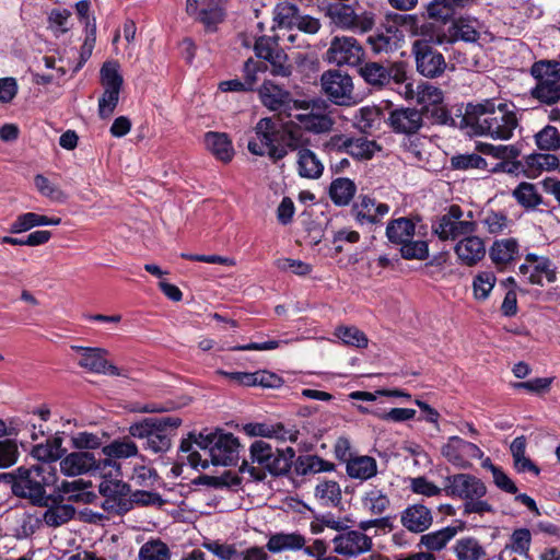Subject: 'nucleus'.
<instances>
[{"mask_svg": "<svg viewBox=\"0 0 560 560\" xmlns=\"http://www.w3.org/2000/svg\"><path fill=\"white\" fill-rule=\"evenodd\" d=\"M417 71L425 78H438L446 69L444 56L434 49L425 39H417L412 44Z\"/></svg>", "mask_w": 560, "mask_h": 560, "instance_id": "13", "label": "nucleus"}, {"mask_svg": "<svg viewBox=\"0 0 560 560\" xmlns=\"http://www.w3.org/2000/svg\"><path fill=\"white\" fill-rule=\"evenodd\" d=\"M324 94L336 105L352 106L358 100L353 93L352 78L340 70L325 71L320 77Z\"/></svg>", "mask_w": 560, "mask_h": 560, "instance_id": "11", "label": "nucleus"}, {"mask_svg": "<svg viewBox=\"0 0 560 560\" xmlns=\"http://www.w3.org/2000/svg\"><path fill=\"white\" fill-rule=\"evenodd\" d=\"M61 223V219L58 217L49 218L47 215L38 214L35 212H25L14 220L10 225V232L13 234L23 233L30 231L35 226H57Z\"/></svg>", "mask_w": 560, "mask_h": 560, "instance_id": "36", "label": "nucleus"}, {"mask_svg": "<svg viewBox=\"0 0 560 560\" xmlns=\"http://www.w3.org/2000/svg\"><path fill=\"white\" fill-rule=\"evenodd\" d=\"M442 456L453 466L466 469L471 460L483 456L481 448L475 443L468 442L457 435L450 436L441 446Z\"/></svg>", "mask_w": 560, "mask_h": 560, "instance_id": "12", "label": "nucleus"}, {"mask_svg": "<svg viewBox=\"0 0 560 560\" xmlns=\"http://www.w3.org/2000/svg\"><path fill=\"white\" fill-rule=\"evenodd\" d=\"M512 196L518 205L527 209L536 208L541 203V197L536 186L532 183L523 182L518 184L513 190Z\"/></svg>", "mask_w": 560, "mask_h": 560, "instance_id": "50", "label": "nucleus"}, {"mask_svg": "<svg viewBox=\"0 0 560 560\" xmlns=\"http://www.w3.org/2000/svg\"><path fill=\"white\" fill-rule=\"evenodd\" d=\"M530 73L537 83H560V62L544 60L535 62Z\"/></svg>", "mask_w": 560, "mask_h": 560, "instance_id": "48", "label": "nucleus"}, {"mask_svg": "<svg viewBox=\"0 0 560 560\" xmlns=\"http://www.w3.org/2000/svg\"><path fill=\"white\" fill-rule=\"evenodd\" d=\"M57 480L55 466H22L12 474L11 488L16 497L28 499L34 505H47L50 497L46 493V488L55 486Z\"/></svg>", "mask_w": 560, "mask_h": 560, "instance_id": "4", "label": "nucleus"}, {"mask_svg": "<svg viewBox=\"0 0 560 560\" xmlns=\"http://www.w3.org/2000/svg\"><path fill=\"white\" fill-rule=\"evenodd\" d=\"M201 547L221 560H238L241 558L236 546L233 544H223L219 540L205 539L201 544Z\"/></svg>", "mask_w": 560, "mask_h": 560, "instance_id": "55", "label": "nucleus"}, {"mask_svg": "<svg viewBox=\"0 0 560 560\" xmlns=\"http://www.w3.org/2000/svg\"><path fill=\"white\" fill-rule=\"evenodd\" d=\"M159 476L154 468L145 464H136L132 468V472L129 476V480L136 487H142L152 489L158 482Z\"/></svg>", "mask_w": 560, "mask_h": 560, "instance_id": "52", "label": "nucleus"}, {"mask_svg": "<svg viewBox=\"0 0 560 560\" xmlns=\"http://www.w3.org/2000/svg\"><path fill=\"white\" fill-rule=\"evenodd\" d=\"M454 252L462 264L474 266L486 255L485 241L474 234L465 235L456 243Z\"/></svg>", "mask_w": 560, "mask_h": 560, "instance_id": "26", "label": "nucleus"}, {"mask_svg": "<svg viewBox=\"0 0 560 560\" xmlns=\"http://www.w3.org/2000/svg\"><path fill=\"white\" fill-rule=\"evenodd\" d=\"M480 223L490 234H504L511 231L513 221L501 211L487 210L480 218Z\"/></svg>", "mask_w": 560, "mask_h": 560, "instance_id": "46", "label": "nucleus"}, {"mask_svg": "<svg viewBox=\"0 0 560 560\" xmlns=\"http://www.w3.org/2000/svg\"><path fill=\"white\" fill-rule=\"evenodd\" d=\"M60 470L66 476H80L92 471H102V460L90 452H73L60 462Z\"/></svg>", "mask_w": 560, "mask_h": 560, "instance_id": "20", "label": "nucleus"}, {"mask_svg": "<svg viewBox=\"0 0 560 560\" xmlns=\"http://www.w3.org/2000/svg\"><path fill=\"white\" fill-rule=\"evenodd\" d=\"M335 336L339 338L345 345L354 346L357 348H364L368 346V338L365 335L353 326H340L336 329Z\"/></svg>", "mask_w": 560, "mask_h": 560, "instance_id": "57", "label": "nucleus"}, {"mask_svg": "<svg viewBox=\"0 0 560 560\" xmlns=\"http://www.w3.org/2000/svg\"><path fill=\"white\" fill-rule=\"evenodd\" d=\"M34 185L42 196L52 201L63 202L67 199V195L57 185H55L42 174H37L34 177Z\"/></svg>", "mask_w": 560, "mask_h": 560, "instance_id": "56", "label": "nucleus"}, {"mask_svg": "<svg viewBox=\"0 0 560 560\" xmlns=\"http://www.w3.org/2000/svg\"><path fill=\"white\" fill-rule=\"evenodd\" d=\"M331 542L337 555L348 558H357L370 552L373 548L372 537L361 530L350 529L349 527L336 535Z\"/></svg>", "mask_w": 560, "mask_h": 560, "instance_id": "15", "label": "nucleus"}, {"mask_svg": "<svg viewBox=\"0 0 560 560\" xmlns=\"http://www.w3.org/2000/svg\"><path fill=\"white\" fill-rule=\"evenodd\" d=\"M359 73L368 84L373 86L386 85L392 80L389 69L375 61H368L361 65Z\"/></svg>", "mask_w": 560, "mask_h": 560, "instance_id": "43", "label": "nucleus"}, {"mask_svg": "<svg viewBox=\"0 0 560 560\" xmlns=\"http://www.w3.org/2000/svg\"><path fill=\"white\" fill-rule=\"evenodd\" d=\"M417 93L416 103L423 112L430 113L435 122L444 125L448 121L450 115L444 105V93L439 86L421 81L417 84Z\"/></svg>", "mask_w": 560, "mask_h": 560, "instance_id": "14", "label": "nucleus"}, {"mask_svg": "<svg viewBox=\"0 0 560 560\" xmlns=\"http://www.w3.org/2000/svg\"><path fill=\"white\" fill-rule=\"evenodd\" d=\"M526 262L518 267V272L528 282L533 284H542L553 282L556 280L555 269L551 261L546 257H539L535 254H527L525 257Z\"/></svg>", "mask_w": 560, "mask_h": 560, "instance_id": "19", "label": "nucleus"}, {"mask_svg": "<svg viewBox=\"0 0 560 560\" xmlns=\"http://www.w3.org/2000/svg\"><path fill=\"white\" fill-rule=\"evenodd\" d=\"M552 377H536L525 382L513 383L512 387L516 390H526L533 395H544L550 390Z\"/></svg>", "mask_w": 560, "mask_h": 560, "instance_id": "63", "label": "nucleus"}, {"mask_svg": "<svg viewBox=\"0 0 560 560\" xmlns=\"http://www.w3.org/2000/svg\"><path fill=\"white\" fill-rule=\"evenodd\" d=\"M463 122L474 135L490 137L494 140L511 139L518 126L515 105L495 98L468 103Z\"/></svg>", "mask_w": 560, "mask_h": 560, "instance_id": "1", "label": "nucleus"}, {"mask_svg": "<svg viewBox=\"0 0 560 560\" xmlns=\"http://www.w3.org/2000/svg\"><path fill=\"white\" fill-rule=\"evenodd\" d=\"M401 37L396 26H388L370 35L368 44L374 54H388L399 47Z\"/></svg>", "mask_w": 560, "mask_h": 560, "instance_id": "29", "label": "nucleus"}, {"mask_svg": "<svg viewBox=\"0 0 560 560\" xmlns=\"http://www.w3.org/2000/svg\"><path fill=\"white\" fill-rule=\"evenodd\" d=\"M62 448V438L56 434L55 436L47 439L45 443H39L33 446L31 455L40 462L39 465H50L57 462L65 454Z\"/></svg>", "mask_w": 560, "mask_h": 560, "instance_id": "34", "label": "nucleus"}, {"mask_svg": "<svg viewBox=\"0 0 560 560\" xmlns=\"http://www.w3.org/2000/svg\"><path fill=\"white\" fill-rule=\"evenodd\" d=\"M83 490L84 482L82 480L63 481L57 487L56 495H60L59 500L61 501H63V495H68L69 501L83 502L86 495Z\"/></svg>", "mask_w": 560, "mask_h": 560, "instance_id": "62", "label": "nucleus"}, {"mask_svg": "<svg viewBox=\"0 0 560 560\" xmlns=\"http://www.w3.org/2000/svg\"><path fill=\"white\" fill-rule=\"evenodd\" d=\"M416 233V224L408 218L392 220L386 228V236L389 242L398 245L413 238Z\"/></svg>", "mask_w": 560, "mask_h": 560, "instance_id": "41", "label": "nucleus"}, {"mask_svg": "<svg viewBox=\"0 0 560 560\" xmlns=\"http://www.w3.org/2000/svg\"><path fill=\"white\" fill-rule=\"evenodd\" d=\"M306 139L304 143L296 149V171L302 178L318 179L324 173V164L315 152L305 148Z\"/></svg>", "mask_w": 560, "mask_h": 560, "instance_id": "28", "label": "nucleus"}, {"mask_svg": "<svg viewBox=\"0 0 560 560\" xmlns=\"http://www.w3.org/2000/svg\"><path fill=\"white\" fill-rule=\"evenodd\" d=\"M259 97L264 106L279 115L289 117V113L299 109L301 102L293 100L291 93L271 81H265L259 89Z\"/></svg>", "mask_w": 560, "mask_h": 560, "instance_id": "16", "label": "nucleus"}, {"mask_svg": "<svg viewBox=\"0 0 560 560\" xmlns=\"http://www.w3.org/2000/svg\"><path fill=\"white\" fill-rule=\"evenodd\" d=\"M464 218V212L459 206L452 205L447 212L438 218L432 224L433 233L441 241H456L477 231V223L472 220L471 211Z\"/></svg>", "mask_w": 560, "mask_h": 560, "instance_id": "8", "label": "nucleus"}, {"mask_svg": "<svg viewBox=\"0 0 560 560\" xmlns=\"http://www.w3.org/2000/svg\"><path fill=\"white\" fill-rule=\"evenodd\" d=\"M205 145L219 161L229 163L234 156L232 141L226 133L209 131L205 135Z\"/></svg>", "mask_w": 560, "mask_h": 560, "instance_id": "33", "label": "nucleus"}, {"mask_svg": "<svg viewBox=\"0 0 560 560\" xmlns=\"http://www.w3.org/2000/svg\"><path fill=\"white\" fill-rule=\"evenodd\" d=\"M195 444L208 453L214 466H233L238 462L240 443L232 433L200 432L195 438Z\"/></svg>", "mask_w": 560, "mask_h": 560, "instance_id": "6", "label": "nucleus"}, {"mask_svg": "<svg viewBox=\"0 0 560 560\" xmlns=\"http://www.w3.org/2000/svg\"><path fill=\"white\" fill-rule=\"evenodd\" d=\"M314 497L323 506H338L342 499L340 486L335 480H323L317 483Z\"/></svg>", "mask_w": 560, "mask_h": 560, "instance_id": "45", "label": "nucleus"}, {"mask_svg": "<svg viewBox=\"0 0 560 560\" xmlns=\"http://www.w3.org/2000/svg\"><path fill=\"white\" fill-rule=\"evenodd\" d=\"M540 150L553 151L560 148V133L556 127L546 126L535 136Z\"/></svg>", "mask_w": 560, "mask_h": 560, "instance_id": "61", "label": "nucleus"}, {"mask_svg": "<svg viewBox=\"0 0 560 560\" xmlns=\"http://www.w3.org/2000/svg\"><path fill=\"white\" fill-rule=\"evenodd\" d=\"M489 256L497 268L504 270L521 256L520 243L514 237L495 240L490 246Z\"/></svg>", "mask_w": 560, "mask_h": 560, "instance_id": "24", "label": "nucleus"}, {"mask_svg": "<svg viewBox=\"0 0 560 560\" xmlns=\"http://www.w3.org/2000/svg\"><path fill=\"white\" fill-rule=\"evenodd\" d=\"M336 144L339 150L359 161L371 160L381 150V147L374 140H369L364 137L340 136L336 140Z\"/></svg>", "mask_w": 560, "mask_h": 560, "instance_id": "25", "label": "nucleus"}, {"mask_svg": "<svg viewBox=\"0 0 560 560\" xmlns=\"http://www.w3.org/2000/svg\"><path fill=\"white\" fill-rule=\"evenodd\" d=\"M299 9L291 3H281L275 10V23L279 30L293 31L299 18Z\"/></svg>", "mask_w": 560, "mask_h": 560, "instance_id": "51", "label": "nucleus"}, {"mask_svg": "<svg viewBox=\"0 0 560 560\" xmlns=\"http://www.w3.org/2000/svg\"><path fill=\"white\" fill-rule=\"evenodd\" d=\"M335 470V464L317 455H301L295 460V471L299 476Z\"/></svg>", "mask_w": 560, "mask_h": 560, "instance_id": "44", "label": "nucleus"}, {"mask_svg": "<svg viewBox=\"0 0 560 560\" xmlns=\"http://www.w3.org/2000/svg\"><path fill=\"white\" fill-rule=\"evenodd\" d=\"M400 254L405 259L424 260L429 257V245L423 240L411 238L400 245Z\"/></svg>", "mask_w": 560, "mask_h": 560, "instance_id": "60", "label": "nucleus"}, {"mask_svg": "<svg viewBox=\"0 0 560 560\" xmlns=\"http://www.w3.org/2000/svg\"><path fill=\"white\" fill-rule=\"evenodd\" d=\"M250 462L244 460L240 467L242 474H248L253 480H264L266 471L272 476L287 475L292 466L295 451L292 447L273 451L262 441H255L249 447Z\"/></svg>", "mask_w": 560, "mask_h": 560, "instance_id": "3", "label": "nucleus"}, {"mask_svg": "<svg viewBox=\"0 0 560 560\" xmlns=\"http://www.w3.org/2000/svg\"><path fill=\"white\" fill-rule=\"evenodd\" d=\"M532 542V535L527 528L515 529L511 537L510 542L503 549H509V556L515 557L514 553L527 556Z\"/></svg>", "mask_w": 560, "mask_h": 560, "instance_id": "53", "label": "nucleus"}, {"mask_svg": "<svg viewBox=\"0 0 560 560\" xmlns=\"http://www.w3.org/2000/svg\"><path fill=\"white\" fill-rule=\"evenodd\" d=\"M346 471L350 478L365 481L376 476L377 463L371 456H354L348 460Z\"/></svg>", "mask_w": 560, "mask_h": 560, "instance_id": "37", "label": "nucleus"}, {"mask_svg": "<svg viewBox=\"0 0 560 560\" xmlns=\"http://www.w3.org/2000/svg\"><path fill=\"white\" fill-rule=\"evenodd\" d=\"M453 552L457 560H485L487 557L486 548L471 536L457 539Z\"/></svg>", "mask_w": 560, "mask_h": 560, "instance_id": "39", "label": "nucleus"}, {"mask_svg": "<svg viewBox=\"0 0 560 560\" xmlns=\"http://www.w3.org/2000/svg\"><path fill=\"white\" fill-rule=\"evenodd\" d=\"M301 106L289 113L290 120L301 132V129L313 133H324L331 129L334 120L328 114L325 101H300Z\"/></svg>", "mask_w": 560, "mask_h": 560, "instance_id": "7", "label": "nucleus"}, {"mask_svg": "<svg viewBox=\"0 0 560 560\" xmlns=\"http://www.w3.org/2000/svg\"><path fill=\"white\" fill-rule=\"evenodd\" d=\"M363 56L358 40L350 36H336L326 51V60L337 66H357Z\"/></svg>", "mask_w": 560, "mask_h": 560, "instance_id": "18", "label": "nucleus"}, {"mask_svg": "<svg viewBox=\"0 0 560 560\" xmlns=\"http://www.w3.org/2000/svg\"><path fill=\"white\" fill-rule=\"evenodd\" d=\"M444 491L450 497L467 502L470 499L485 497L487 488L479 478L472 475L456 474L446 477Z\"/></svg>", "mask_w": 560, "mask_h": 560, "instance_id": "17", "label": "nucleus"}, {"mask_svg": "<svg viewBox=\"0 0 560 560\" xmlns=\"http://www.w3.org/2000/svg\"><path fill=\"white\" fill-rule=\"evenodd\" d=\"M170 547L161 539H150L139 549V560H171Z\"/></svg>", "mask_w": 560, "mask_h": 560, "instance_id": "49", "label": "nucleus"}, {"mask_svg": "<svg viewBox=\"0 0 560 560\" xmlns=\"http://www.w3.org/2000/svg\"><path fill=\"white\" fill-rule=\"evenodd\" d=\"M427 12L431 19L447 21L455 14L456 11L454 10L450 0H433L429 3Z\"/></svg>", "mask_w": 560, "mask_h": 560, "instance_id": "64", "label": "nucleus"}, {"mask_svg": "<svg viewBox=\"0 0 560 560\" xmlns=\"http://www.w3.org/2000/svg\"><path fill=\"white\" fill-rule=\"evenodd\" d=\"M203 8L197 13L198 20L208 28L214 30L223 21L224 11L221 0H203Z\"/></svg>", "mask_w": 560, "mask_h": 560, "instance_id": "47", "label": "nucleus"}, {"mask_svg": "<svg viewBox=\"0 0 560 560\" xmlns=\"http://www.w3.org/2000/svg\"><path fill=\"white\" fill-rule=\"evenodd\" d=\"M180 424L178 417H150L130 424L128 433L131 438L143 440L144 450L154 454L166 453Z\"/></svg>", "mask_w": 560, "mask_h": 560, "instance_id": "5", "label": "nucleus"}, {"mask_svg": "<svg viewBox=\"0 0 560 560\" xmlns=\"http://www.w3.org/2000/svg\"><path fill=\"white\" fill-rule=\"evenodd\" d=\"M303 143L304 135L294 127L293 121L279 126L272 118L265 117L256 124L255 137L248 141L247 148L252 154H267L278 161Z\"/></svg>", "mask_w": 560, "mask_h": 560, "instance_id": "2", "label": "nucleus"}, {"mask_svg": "<svg viewBox=\"0 0 560 560\" xmlns=\"http://www.w3.org/2000/svg\"><path fill=\"white\" fill-rule=\"evenodd\" d=\"M71 349L78 352V364L81 368L94 373L120 375L117 366L108 364L103 349L82 346H72Z\"/></svg>", "mask_w": 560, "mask_h": 560, "instance_id": "22", "label": "nucleus"}, {"mask_svg": "<svg viewBox=\"0 0 560 560\" xmlns=\"http://www.w3.org/2000/svg\"><path fill=\"white\" fill-rule=\"evenodd\" d=\"M479 22L471 18H459L450 27L451 36L455 40L475 43L479 39Z\"/></svg>", "mask_w": 560, "mask_h": 560, "instance_id": "42", "label": "nucleus"}, {"mask_svg": "<svg viewBox=\"0 0 560 560\" xmlns=\"http://www.w3.org/2000/svg\"><path fill=\"white\" fill-rule=\"evenodd\" d=\"M464 529V525H450L441 529L423 534L420 537V546L424 547L428 551H441L447 544Z\"/></svg>", "mask_w": 560, "mask_h": 560, "instance_id": "32", "label": "nucleus"}, {"mask_svg": "<svg viewBox=\"0 0 560 560\" xmlns=\"http://www.w3.org/2000/svg\"><path fill=\"white\" fill-rule=\"evenodd\" d=\"M100 75L104 92L98 100V115L102 119H107L118 105L124 79L119 73L118 65L110 61L103 65Z\"/></svg>", "mask_w": 560, "mask_h": 560, "instance_id": "10", "label": "nucleus"}, {"mask_svg": "<svg viewBox=\"0 0 560 560\" xmlns=\"http://www.w3.org/2000/svg\"><path fill=\"white\" fill-rule=\"evenodd\" d=\"M306 540L300 533H277L267 541V549L272 553L298 551L305 547Z\"/></svg>", "mask_w": 560, "mask_h": 560, "instance_id": "35", "label": "nucleus"}, {"mask_svg": "<svg viewBox=\"0 0 560 560\" xmlns=\"http://www.w3.org/2000/svg\"><path fill=\"white\" fill-rule=\"evenodd\" d=\"M102 453L106 456V458L102 460L103 469L107 467L114 468L117 476H119L120 465L115 459L137 457L139 455V448L129 436H125L116 439L103 446Z\"/></svg>", "mask_w": 560, "mask_h": 560, "instance_id": "21", "label": "nucleus"}, {"mask_svg": "<svg viewBox=\"0 0 560 560\" xmlns=\"http://www.w3.org/2000/svg\"><path fill=\"white\" fill-rule=\"evenodd\" d=\"M47 510L43 514V521L50 527H58L68 523L75 514V509L71 504L62 503L60 495L51 494Z\"/></svg>", "mask_w": 560, "mask_h": 560, "instance_id": "30", "label": "nucleus"}, {"mask_svg": "<svg viewBox=\"0 0 560 560\" xmlns=\"http://www.w3.org/2000/svg\"><path fill=\"white\" fill-rule=\"evenodd\" d=\"M357 192L355 183L347 177H338L331 180L328 195L338 207L348 206Z\"/></svg>", "mask_w": 560, "mask_h": 560, "instance_id": "38", "label": "nucleus"}, {"mask_svg": "<svg viewBox=\"0 0 560 560\" xmlns=\"http://www.w3.org/2000/svg\"><path fill=\"white\" fill-rule=\"evenodd\" d=\"M388 120L394 130L404 133H413L422 125L421 113L416 108L395 109Z\"/></svg>", "mask_w": 560, "mask_h": 560, "instance_id": "31", "label": "nucleus"}, {"mask_svg": "<svg viewBox=\"0 0 560 560\" xmlns=\"http://www.w3.org/2000/svg\"><path fill=\"white\" fill-rule=\"evenodd\" d=\"M361 505L366 513L381 516L390 508V500L382 489L374 487L363 492Z\"/></svg>", "mask_w": 560, "mask_h": 560, "instance_id": "40", "label": "nucleus"}, {"mask_svg": "<svg viewBox=\"0 0 560 560\" xmlns=\"http://www.w3.org/2000/svg\"><path fill=\"white\" fill-rule=\"evenodd\" d=\"M100 492L106 498L108 503L110 500L120 501L129 492V486L121 480L104 478L100 486Z\"/></svg>", "mask_w": 560, "mask_h": 560, "instance_id": "54", "label": "nucleus"}, {"mask_svg": "<svg viewBox=\"0 0 560 560\" xmlns=\"http://www.w3.org/2000/svg\"><path fill=\"white\" fill-rule=\"evenodd\" d=\"M497 282L495 275L490 270L480 271L472 281L474 293L477 299H486Z\"/></svg>", "mask_w": 560, "mask_h": 560, "instance_id": "58", "label": "nucleus"}, {"mask_svg": "<svg viewBox=\"0 0 560 560\" xmlns=\"http://www.w3.org/2000/svg\"><path fill=\"white\" fill-rule=\"evenodd\" d=\"M532 95L541 103L555 104L560 100V83H537Z\"/></svg>", "mask_w": 560, "mask_h": 560, "instance_id": "59", "label": "nucleus"}, {"mask_svg": "<svg viewBox=\"0 0 560 560\" xmlns=\"http://www.w3.org/2000/svg\"><path fill=\"white\" fill-rule=\"evenodd\" d=\"M402 526L415 534L423 533L433 524V515L429 508L423 504L407 506L400 516Z\"/></svg>", "mask_w": 560, "mask_h": 560, "instance_id": "27", "label": "nucleus"}, {"mask_svg": "<svg viewBox=\"0 0 560 560\" xmlns=\"http://www.w3.org/2000/svg\"><path fill=\"white\" fill-rule=\"evenodd\" d=\"M326 16L336 28L354 33H366L375 23L373 13H357L352 5L343 1L329 3L326 7Z\"/></svg>", "mask_w": 560, "mask_h": 560, "instance_id": "9", "label": "nucleus"}, {"mask_svg": "<svg viewBox=\"0 0 560 560\" xmlns=\"http://www.w3.org/2000/svg\"><path fill=\"white\" fill-rule=\"evenodd\" d=\"M352 214L360 225H373L380 223L389 212V206L377 202L369 196H362L352 206Z\"/></svg>", "mask_w": 560, "mask_h": 560, "instance_id": "23", "label": "nucleus"}]
</instances>
